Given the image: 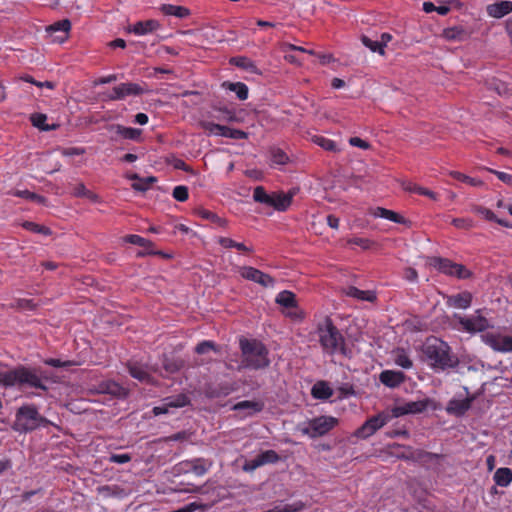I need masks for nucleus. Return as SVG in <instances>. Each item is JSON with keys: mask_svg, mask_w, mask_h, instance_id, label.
<instances>
[{"mask_svg": "<svg viewBox=\"0 0 512 512\" xmlns=\"http://www.w3.org/2000/svg\"><path fill=\"white\" fill-rule=\"evenodd\" d=\"M160 11L167 16H175L177 18L183 19L190 15V10L184 6L172 5V4H163L160 7Z\"/></svg>", "mask_w": 512, "mask_h": 512, "instance_id": "c756f323", "label": "nucleus"}, {"mask_svg": "<svg viewBox=\"0 0 512 512\" xmlns=\"http://www.w3.org/2000/svg\"><path fill=\"white\" fill-rule=\"evenodd\" d=\"M160 27V24L157 20L149 19L146 21H139L136 22L131 28L130 32L134 33L135 35L142 36L146 35L148 33H152L156 31Z\"/></svg>", "mask_w": 512, "mask_h": 512, "instance_id": "5701e85b", "label": "nucleus"}, {"mask_svg": "<svg viewBox=\"0 0 512 512\" xmlns=\"http://www.w3.org/2000/svg\"><path fill=\"white\" fill-rule=\"evenodd\" d=\"M221 136L235 140H244L248 138V133L243 130L230 128L224 125Z\"/></svg>", "mask_w": 512, "mask_h": 512, "instance_id": "a18cd8bd", "label": "nucleus"}, {"mask_svg": "<svg viewBox=\"0 0 512 512\" xmlns=\"http://www.w3.org/2000/svg\"><path fill=\"white\" fill-rule=\"evenodd\" d=\"M489 172L495 174L497 178L505 183L506 185L512 187V175L506 172L497 171L494 169H487Z\"/></svg>", "mask_w": 512, "mask_h": 512, "instance_id": "338daca9", "label": "nucleus"}, {"mask_svg": "<svg viewBox=\"0 0 512 512\" xmlns=\"http://www.w3.org/2000/svg\"><path fill=\"white\" fill-rule=\"evenodd\" d=\"M201 127L205 131L209 132V134L221 136L224 125L216 124V123L209 122V121H204L201 123Z\"/></svg>", "mask_w": 512, "mask_h": 512, "instance_id": "0e129e2a", "label": "nucleus"}, {"mask_svg": "<svg viewBox=\"0 0 512 512\" xmlns=\"http://www.w3.org/2000/svg\"><path fill=\"white\" fill-rule=\"evenodd\" d=\"M172 196L179 202H184L189 197L188 188L184 185H178L173 189Z\"/></svg>", "mask_w": 512, "mask_h": 512, "instance_id": "e2e57ef3", "label": "nucleus"}, {"mask_svg": "<svg viewBox=\"0 0 512 512\" xmlns=\"http://www.w3.org/2000/svg\"><path fill=\"white\" fill-rule=\"evenodd\" d=\"M349 144L354 147H358L364 150H367L370 148L369 142L359 138V137H351L349 139Z\"/></svg>", "mask_w": 512, "mask_h": 512, "instance_id": "774afa93", "label": "nucleus"}, {"mask_svg": "<svg viewBox=\"0 0 512 512\" xmlns=\"http://www.w3.org/2000/svg\"><path fill=\"white\" fill-rule=\"evenodd\" d=\"M271 162L276 165H285L289 161L288 155L280 148H273L270 151Z\"/></svg>", "mask_w": 512, "mask_h": 512, "instance_id": "09e8293b", "label": "nucleus"}, {"mask_svg": "<svg viewBox=\"0 0 512 512\" xmlns=\"http://www.w3.org/2000/svg\"><path fill=\"white\" fill-rule=\"evenodd\" d=\"M293 197H294L293 192L273 193L271 195V203H269V206L273 207L277 211H285L291 205Z\"/></svg>", "mask_w": 512, "mask_h": 512, "instance_id": "412c9836", "label": "nucleus"}, {"mask_svg": "<svg viewBox=\"0 0 512 512\" xmlns=\"http://www.w3.org/2000/svg\"><path fill=\"white\" fill-rule=\"evenodd\" d=\"M361 41L363 45L369 48L372 52H378L380 55H384L383 44L379 41H374L365 35L361 37Z\"/></svg>", "mask_w": 512, "mask_h": 512, "instance_id": "6e6d98bb", "label": "nucleus"}, {"mask_svg": "<svg viewBox=\"0 0 512 512\" xmlns=\"http://www.w3.org/2000/svg\"><path fill=\"white\" fill-rule=\"evenodd\" d=\"M222 87L234 92L239 100L244 101L248 98L249 89L248 86L243 82L225 81L222 83Z\"/></svg>", "mask_w": 512, "mask_h": 512, "instance_id": "cd10ccee", "label": "nucleus"}, {"mask_svg": "<svg viewBox=\"0 0 512 512\" xmlns=\"http://www.w3.org/2000/svg\"><path fill=\"white\" fill-rule=\"evenodd\" d=\"M311 395L315 399L327 400L333 395V390L325 381H318L311 389Z\"/></svg>", "mask_w": 512, "mask_h": 512, "instance_id": "c85d7f7f", "label": "nucleus"}, {"mask_svg": "<svg viewBox=\"0 0 512 512\" xmlns=\"http://www.w3.org/2000/svg\"><path fill=\"white\" fill-rule=\"evenodd\" d=\"M471 211L482 216L484 219L488 221H495L497 217L493 211L481 205H473L471 207Z\"/></svg>", "mask_w": 512, "mask_h": 512, "instance_id": "13d9d810", "label": "nucleus"}, {"mask_svg": "<svg viewBox=\"0 0 512 512\" xmlns=\"http://www.w3.org/2000/svg\"><path fill=\"white\" fill-rule=\"evenodd\" d=\"M260 463L263 465L265 464H274L279 461L280 457L274 450H266L260 454L257 455Z\"/></svg>", "mask_w": 512, "mask_h": 512, "instance_id": "864d4df0", "label": "nucleus"}, {"mask_svg": "<svg viewBox=\"0 0 512 512\" xmlns=\"http://www.w3.org/2000/svg\"><path fill=\"white\" fill-rule=\"evenodd\" d=\"M472 399L465 398L461 400L452 399L448 402L446 411L450 415L457 417L463 416L471 407Z\"/></svg>", "mask_w": 512, "mask_h": 512, "instance_id": "6ab92c4d", "label": "nucleus"}, {"mask_svg": "<svg viewBox=\"0 0 512 512\" xmlns=\"http://www.w3.org/2000/svg\"><path fill=\"white\" fill-rule=\"evenodd\" d=\"M394 363L403 369H410L413 367V361L404 349H397L394 352Z\"/></svg>", "mask_w": 512, "mask_h": 512, "instance_id": "c9c22d12", "label": "nucleus"}, {"mask_svg": "<svg viewBox=\"0 0 512 512\" xmlns=\"http://www.w3.org/2000/svg\"><path fill=\"white\" fill-rule=\"evenodd\" d=\"M316 334L324 354L350 357L351 351L347 347L346 340L330 317H326L318 324Z\"/></svg>", "mask_w": 512, "mask_h": 512, "instance_id": "f03ea898", "label": "nucleus"}, {"mask_svg": "<svg viewBox=\"0 0 512 512\" xmlns=\"http://www.w3.org/2000/svg\"><path fill=\"white\" fill-rule=\"evenodd\" d=\"M47 422L34 405H24L16 412L13 429L20 433H27L46 425Z\"/></svg>", "mask_w": 512, "mask_h": 512, "instance_id": "39448f33", "label": "nucleus"}, {"mask_svg": "<svg viewBox=\"0 0 512 512\" xmlns=\"http://www.w3.org/2000/svg\"><path fill=\"white\" fill-rule=\"evenodd\" d=\"M179 466L186 473L192 472L196 476H202L209 470L211 463L204 458H194L182 461Z\"/></svg>", "mask_w": 512, "mask_h": 512, "instance_id": "2eb2a0df", "label": "nucleus"}, {"mask_svg": "<svg viewBox=\"0 0 512 512\" xmlns=\"http://www.w3.org/2000/svg\"><path fill=\"white\" fill-rule=\"evenodd\" d=\"M217 243L225 249L235 248L244 254H251L254 251L251 246H246L244 243L237 242L228 237H219Z\"/></svg>", "mask_w": 512, "mask_h": 512, "instance_id": "bb28decb", "label": "nucleus"}, {"mask_svg": "<svg viewBox=\"0 0 512 512\" xmlns=\"http://www.w3.org/2000/svg\"><path fill=\"white\" fill-rule=\"evenodd\" d=\"M232 388L229 384H208L205 386L204 393L208 398H220L229 395Z\"/></svg>", "mask_w": 512, "mask_h": 512, "instance_id": "a878e982", "label": "nucleus"}, {"mask_svg": "<svg viewBox=\"0 0 512 512\" xmlns=\"http://www.w3.org/2000/svg\"><path fill=\"white\" fill-rule=\"evenodd\" d=\"M13 196L24 198L38 204H45L46 198L37 193L31 192L29 190H15L11 193Z\"/></svg>", "mask_w": 512, "mask_h": 512, "instance_id": "58836bf2", "label": "nucleus"}, {"mask_svg": "<svg viewBox=\"0 0 512 512\" xmlns=\"http://www.w3.org/2000/svg\"><path fill=\"white\" fill-rule=\"evenodd\" d=\"M343 293L346 296L357 299L359 301H367L373 303L377 300V295L374 291L360 290L355 286L346 287L343 289Z\"/></svg>", "mask_w": 512, "mask_h": 512, "instance_id": "aec40b11", "label": "nucleus"}, {"mask_svg": "<svg viewBox=\"0 0 512 512\" xmlns=\"http://www.w3.org/2000/svg\"><path fill=\"white\" fill-rule=\"evenodd\" d=\"M197 213L201 218L209 220L219 226L225 227L227 225V221L225 219L219 217L217 214L210 210L200 208L198 209Z\"/></svg>", "mask_w": 512, "mask_h": 512, "instance_id": "ea45409f", "label": "nucleus"}, {"mask_svg": "<svg viewBox=\"0 0 512 512\" xmlns=\"http://www.w3.org/2000/svg\"><path fill=\"white\" fill-rule=\"evenodd\" d=\"M124 240L127 243L137 245V246L147 248V249L153 246V243L150 240L143 238L142 236H139L136 234L127 235L124 238Z\"/></svg>", "mask_w": 512, "mask_h": 512, "instance_id": "de8ad7c7", "label": "nucleus"}, {"mask_svg": "<svg viewBox=\"0 0 512 512\" xmlns=\"http://www.w3.org/2000/svg\"><path fill=\"white\" fill-rule=\"evenodd\" d=\"M157 181V178L154 176H149L146 178H142L139 182H134L132 184V188L135 191L145 192L147 191L152 184H154Z\"/></svg>", "mask_w": 512, "mask_h": 512, "instance_id": "4d7b16f0", "label": "nucleus"}, {"mask_svg": "<svg viewBox=\"0 0 512 512\" xmlns=\"http://www.w3.org/2000/svg\"><path fill=\"white\" fill-rule=\"evenodd\" d=\"M46 120H47V116L45 114L35 113V114L31 115V122H32L33 126L39 128L40 130H43V131H50V130L54 129V126L50 127L45 124Z\"/></svg>", "mask_w": 512, "mask_h": 512, "instance_id": "8fccbe9b", "label": "nucleus"}, {"mask_svg": "<svg viewBox=\"0 0 512 512\" xmlns=\"http://www.w3.org/2000/svg\"><path fill=\"white\" fill-rule=\"evenodd\" d=\"M406 376L402 371L396 370H383L379 374V381L388 388H397L403 384Z\"/></svg>", "mask_w": 512, "mask_h": 512, "instance_id": "f3484780", "label": "nucleus"}, {"mask_svg": "<svg viewBox=\"0 0 512 512\" xmlns=\"http://www.w3.org/2000/svg\"><path fill=\"white\" fill-rule=\"evenodd\" d=\"M512 12V2L500 1L487 6V13L493 18H502Z\"/></svg>", "mask_w": 512, "mask_h": 512, "instance_id": "b1692460", "label": "nucleus"}, {"mask_svg": "<svg viewBox=\"0 0 512 512\" xmlns=\"http://www.w3.org/2000/svg\"><path fill=\"white\" fill-rule=\"evenodd\" d=\"M275 301L285 308H294L297 306L295 294L288 290H283L278 293Z\"/></svg>", "mask_w": 512, "mask_h": 512, "instance_id": "f704fd0d", "label": "nucleus"}, {"mask_svg": "<svg viewBox=\"0 0 512 512\" xmlns=\"http://www.w3.org/2000/svg\"><path fill=\"white\" fill-rule=\"evenodd\" d=\"M350 245H357L361 247L363 250H369L374 246V241L368 239V238H361V237H354L351 239H348L347 241Z\"/></svg>", "mask_w": 512, "mask_h": 512, "instance_id": "bf43d9fd", "label": "nucleus"}, {"mask_svg": "<svg viewBox=\"0 0 512 512\" xmlns=\"http://www.w3.org/2000/svg\"><path fill=\"white\" fill-rule=\"evenodd\" d=\"M442 37L447 41H465L469 38V33L462 26L448 27L443 30Z\"/></svg>", "mask_w": 512, "mask_h": 512, "instance_id": "393cba45", "label": "nucleus"}, {"mask_svg": "<svg viewBox=\"0 0 512 512\" xmlns=\"http://www.w3.org/2000/svg\"><path fill=\"white\" fill-rule=\"evenodd\" d=\"M429 403V399L407 402L403 405L394 407L392 414L394 417H400L407 414L422 413L427 409Z\"/></svg>", "mask_w": 512, "mask_h": 512, "instance_id": "4468645a", "label": "nucleus"}, {"mask_svg": "<svg viewBox=\"0 0 512 512\" xmlns=\"http://www.w3.org/2000/svg\"><path fill=\"white\" fill-rule=\"evenodd\" d=\"M70 29L71 22L68 19H63L49 25L46 32L51 37L52 42L63 43L68 38Z\"/></svg>", "mask_w": 512, "mask_h": 512, "instance_id": "ddd939ff", "label": "nucleus"}, {"mask_svg": "<svg viewBox=\"0 0 512 512\" xmlns=\"http://www.w3.org/2000/svg\"><path fill=\"white\" fill-rule=\"evenodd\" d=\"M401 457L403 459L417 462L423 466H428L431 463L437 462L440 458H442V455L424 450H415L410 451L409 454H403Z\"/></svg>", "mask_w": 512, "mask_h": 512, "instance_id": "dca6fc26", "label": "nucleus"}, {"mask_svg": "<svg viewBox=\"0 0 512 512\" xmlns=\"http://www.w3.org/2000/svg\"><path fill=\"white\" fill-rule=\"evenodd\" d=\"M313 142L326 151H330V152H338L339 151V148H338L336 142L329 138H326L324 136H314Z\"/></svg>", "mask_w": 512, "mask_h": 512, "instance_id": "a19ab883", "label": "nucleus"}, {"mask_svg": "<svg viewBox=\"0 0 512 512\" xmlns=\"http://www.w3.org/2000/svg\"><path fill=\"white\" fill-rule=\"evenodd\" d=\"M253 199L255 202L266 204L271 203V195L266 193L263 186H257L253 191Z\"/></svg>", "mask_w": 512, "mask_h": 512, "instance_id": "5fc2aeb1", "label": "nucleus"}, {"mask_svg": "<svg viewBox=\"0 0 512 512\" xmlns=\"http://www.w3.org/2000/svg\"><path fill=\"white\" fill-rule=\"evenodd\" d=\"M167 405L170 408H182L190 404V399L185 394H178L173 397L166 398Z\"/></svg>", "mask_w": 512, "mask_h": 512, "instance_id": "37998d69", "label": "nucleus"}, {"mask_svg": "<svg viewBox=\"0 0 512 512\" xmlns=\"http://www.w3.org/2000/svg\"><path fill=\"white\" fill-rule=\"evenodd\" d=\"M127 368H128V372L129 374L141 381V382H149L150 381V374L148 373V371L145 369V367H143L142 365L136 363V362H129L127 364Z\"/></svg>", "mask_w": 512, "mask_h": 512, "instance_id": "7c9ffc66", "label": "nucleus"}, {"mask_svg": "<svg viewBox=\"0 0 512 512\" xmlns=\"http://www.w3.org/2000/svg\"><path fill=\"white\" fill-rule=\"evenodd\" d=\"M230 64L250 73H258V68L255 63L250 58L245 56L232 57L230 59Z\"/></svg>", "mask_w": 512, "mask_h": 512, "instance_id": "473e14b6", "label": "nucleus"}, {"mask_svg": "<svg viewBox=\"0 0 512 512\" xmlns=\"http://www.w3.org/2000/svg\"><path fill=\"white\" fill-rule=\"evenodd\" d=\"M476 315L470 317H463L454 315L461 325L462 329L468 333L483 332L489 327L488 320L480 314V310L476 311Z\"/></svg>", "mask_w": 512, "mask_h": 512, "instance_id": "1a4fd4ad", "label": "nucleus"}, {"mask_svg": "<svg viewBox=\"0 0 512 512\" xmlns=\"http://www.w3.org/2000/svg\"><path fill=\"white\" fill-rule=\"evenodd\" d=\"M239 274L242 278L255 282L263 287H273L275 284L273 277L251 266L240 267Z\"/></svg>", "mask_w": 512, "mask_h": 512, "instance_id": "9d476101", "label": "nucleus"}, {"mask_svg": "<svg viewBox=\"0 0 512 512\" xmlns=\"http://www.w3.org/2000/svg\"><path fill=\"white\" fill-rule=\"evenodd\" d=\"M131 459H132V457L129 453L111 454L108 458V461L110 463L125 464V463L130 462Z\"/></svg>", "mask_w": 512, "mask_h": 512, "instance_id": "69168bd1", "label": "nucleus"}, {"mask_svg": "<svg viewBox=\"0 0 512 512\" xmlns=\"http://www.w3.org/2000/svg\"><path fill=\"white\" fill-rule=\"evenodd\" d=\"M264 402L262 400H244L236 403L232 409L234 411L247 410L246 416H252L256 413L261 412L264 409Z\"/></svg>", "mask_w": 512, "mask_h": 512, "instance_id": "4be33fe9", "label": "nucleus"}, {"mask_svg": "<svg viewBox=\"0 0 512 512\" xmlns=\"http://www.w3.org/2000/svg\"><path fill=\"white\" fill-rule=\"evenodd\" d=\"M239 348L242 358L239 371L242 369L264 370L270 366L269 350L260 340L241 337Z\"/></svg>", "mask_w": 512, "mask_h": 512, "instance_id": "7ed1b4c3", "label": "nucleus"}, {"mask_svg": "<svg viewBox=\"0 0 512 512\" xmlns=\"http://www.w3.org/2000/svg\"><path fill=\"white\" fill-rule=\"evenodd\" d=\"M472 294L469 291H463L454 295H450L446 299L448 307L467 309L472 304Z\"/></svg>", "mask_w": 512, "mask_h": 512, "instance_id": "a211bd4d", "label": "nucleus"}, {"mask_svg": "<svg viewBox=\"0 0 512 512\" xmlns=\"http://www.w3.org/2000/svg\"><path fill=\"white\" fill-rule=\"evenodd\" d=\"M0 385L4 387L18 386L35 388L43 391L47 390V386L44 384L40 376V369L24 365H18L8 371L0 372Z\"/></svg>", "mask_w": 512, "mask_h": 512, "instance_id": "20e7f679", "label": "nucleus"}, {"mask_svg": "<svg viewBox=\"0 0 512 512\" xmlns=\"http://www.w3.org/2000/svg\"><path fill=\"white\" fill-rule=\"evenodd\" d=\"M99 391L101 393H106L118 397L125 394L124 388L117 382L111 380L101 382L99 385Z\"/></svg>", "mask_w": 512, "mask_h": 512, "instance_id": "72a5a7b5", "label": "nucleus"}, {"mask_svg": "<svg viewBox=\"0 0 512 512\" xmlns=\"http://www.w3.org/2000/svg\"><path fill=\"white\" fill-rule=\"evenodd\" d=\"M484 342L493 350L499 352H512V337L495 333H487L483 336Z\"/></svg>", "mask_w": 512, "mask_h": 512, "instance_id": "f8f14e48", "label": "nucleus"}, {"mask_svg": "<svg viewBox=\"0 0 512 512\" xmlns=\"http://www.w3.org/2000/svg\"><path fill=\"white\" fill-rule=\"evenodd\" d=\"M210 350L218 351L216 344L210 340H204L195 347V352L198 354H205Z\"/></svg>", "mask_w": 512, "mask_h": 512, "instance_id": "680f3d73", "label": "nucleus"}, {"mask_svg": "<svg viewBox=\"0 0 512 512\" xmlns=\"http://www.w3.org/2000/svg\"><path fill=\"white\" fill-rule=\"evenodd\" d=\"M44 363L48 366L55 367V368H69L71 366L77 365L75 361H62L60 359L56 358H47L44 360Z\"/></svg>", "mask_w": 512, "mask_h": 512, "instance_id": "052dcab7", "label": "nucleus"}, {"mask_svg": "<svg viewBox=\"0 0 512 512\" xmlns=\"http://www.w3.org/2000/svg\"><path fill=\"white\" fill-rule=\"evenodd\" d=\"M374 215L376 217L384 218L394 223H403V217L401 215L386 208L378 207Z\"/></svg>", "mask_w": 512, "mask_h": 512, "instance_id": "4c0bfd02", "label": "nucleus"}, {"mask_svg": "<svg viewBox=\"0 0 512 512\" xmlns=\"http://www.w3.org/2000/svg\"><path fill=\"white\" fill-rule=\"evenodd\" d=\"M11 308L22 310V311H32L36 309L37 304L32 299H24L19 298L16 299L13 303H11Z\"/></svg>", "mask_w": 512, "mask_h": 512, "instance_id": "49530a36", "label": "nucleus"}, {"mask_svg": "<svg viewBox=\"0 0 512 512\" xmlns=\"http://www.w3.org/2000/svg\"><path fill=\"white\" fill-rule=\"evenodd\" d=\"M390 419L386 413H379L367 419L363 425L356 431V436L366 439L372 436L376 431L382 428Z\"/></svg>", "mask_w": 512, "mask_h": 512, "instance_id": "6e6552de", "label": "nucleus"}, {"mask_svg": "<svg viewBox=\"0 0 512 512\" xmlns=\"http://www.w3.org/2000/svg\"><path fill=\"white\" fill-rule=\"evenodd\" d=\"M338 425V419L333 416H319L308 421L306 427L300 428L302 434L310 438L326 435Z\"/></svg>", "mask_w": 512, "mask_h": 512, "instance_id": "423d86ee", "label": "nucleus"}, {"mask_svg": "<svg viewBox=\"0 0 512 512\" xmlns=\"http://www.w3.org/2000/svg\"><path fill=\"white\" fill-rule=\"evenodd\" d=\"M115 132L125 139L138 140L142 134V131L137 128L125 127L122 125L115 126Z\"/></svg>", "mask_w": 512, "mask_h": 512, "instance_id": "e433bc0d", "label": "nucleus"}, {"mask_svg": "<svg viewBox=\"0 0 512 512\" xmlns=\"http://www.w3.org/2000/svg\"><path fill=\"white\" fill-rule=\"evenodd\" d=\"M450 175L458 180V181H461V182H464V183H467L469 184L470 186H473V187H480V186H483L484 185V182L478 178H472L468 175H465L461 172H458V171H452L450 173Z\"/></svg>", "mask_w": 512, "mask_h": 512, "instance_id": "c03bdc74", "label": "nucleus"}, {"mask_svg": "<svg viewBox=\"0 0 512 512\" xmlns=\"http://www.w3.org/2000/svg\"><path fill=\"white\" fill-rule=\"evenodd\" d=\"M493 480L500 487L509 486L512 482V470L506 467L498 468L494 473Z\"/></svg>", "mask_w": 512, "mask_h": 512, "instance_id": "2f4dec72", "label": "nucleus"}, {"mask_svg": "<svg viewBox=\"0 0 512 512\" xmlns=\"http://www.w3.org/2000/svg\"><path fill=\"white\" fill-rule=\"evenodd\" d=\"M410 192L416 193L418 195L429 197L430 199L437 201L439 199V195L425 187H421L417 184L410 185L407 188Z\"/></svg>", "mask_w": 512, "mask_h": 512, "instance_id": "603ef678", "label": "nucleus"}, {"mask_svg": "<svg viewBox=\"0 0 512 512\" xmlns=\"http://www.w3.org/2000/svg\"><path fill=\"white\" fill-rule=\"evenodd\" d=\"M430 265L436 268L439 272L455 276L458 279H468L472 273L464 265L455 263L447 258L434 257L430 261Z\"/></svg>", "mask_w": 512, "mask_h": 512, "instance_id": "0eeeda50", "label": "nucleus"}, {"mask_svg": "<svg viewBox=\"0 0 512 512\" xmlns=\"http://www.w3.org/2000/svg\"><path fill=\"white\" fill-rule=\"evenodd\" d=\"M22 227L30 232L42 234L45 236L51 235L52 231L49 227H46L44 225L37 224L32 221H25L22 223Z\"/></svg>", "mask_w": 512, "mask_h": 512, "instance_id": "79ce46f5", "label": "nucleus"}, {"mask_svg": "<svg viewBox=\"0 0 512 512\" xmlns=\"http://www.w3.org/2000/svg\"><path fill=\"white\" fill-rule=\"evenodd\" d=\"M145 92L144 88L137 83L127 82L115 86L112 93L107 96L108 100H123L128 96H139Z\"/></svg>", "mask_w": 512, "mask_h": 512, "instance_id": "9b49d317", "label": "nucleus"}, {"mask_svg": "<svg viewBox=\"0 0 512 512\" xmlns=\"http://www.w3.org/2000/svg\"><path fill=\"white\" fill-rule=\"evenodd\" d=\"M424 361L434 370H446L458 365V358L451 352V347L437 337L426 339L422 347Z\"/></svg>", "mask_w": 512, "mask_h": 512, "instance_id": "f257e3e1", "label": "nucleus"}, {"mask_svg": "<svg viewBox=\"0 0 512 512\" xmlns=\"http://www.w3.org/2000/svg\"><path fill=\"white\" fill-rule=\"evenodd\" d=\"M451 224L461 230H470L475 227V222L469 217L453 218Z\"/></svg>", "mask_w": 512, "mask_h": 512, "instance_id": "3c124183", "label": "nucleus"}]
</instances>
